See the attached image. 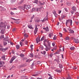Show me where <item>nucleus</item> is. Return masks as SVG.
<instances>
[{
  "label": "nucleus",
  "mask_w": 79,
  "mask_h": 79,
  "mask_svg": "<svg viewBox=\"0 0 79 79\" xmlns=\"http://www.w3.org/2000/svg\"><path fill=\"white\" fill-rule=\"evenodd\" d=\"M38 30V28H37V26L35 25V30L34 31L35 34H36V33L37 32V31Z\"/></svg>",
  "instance_id": "obj_4"
},
{
  "label": "nucleus",
  "mask_w": 79,
  "mask_h": 79,
  "mask_svg": "<svg viewBox=\"0 0 79 79\" xmlns=\"http://www.w3.org/2000/svg\"><path fill=\"white\" fill-rule=\"evenodd\" d=\"M56 72H57V73H61V71L60 70H58L57 69H56L55 70Z\"/></svg>",
  "instance_id": "obj_27"
},
{
  "label": "nucleus",
  "mask_w": 79,
  "mask_h": 79,
  "mask_svg": "<svg viewBox=\"0 0 79 79\" xmlns=\"http://www.w3.org/2000/svg\"><path fill=\"white\" fill-rule=\"evenodd\" d=\"M67 79H71V77L70 76H69L68 77L66 78Z\"/></svg>",
  "instance_id": "obj_48"
},
{
  "label": "nucleus",
  "mask_w": 79,
  "mask_h": 79,
  "mask_svg": "<svg viewBox=\"0 0 79 79\" xmlns=\"http://www.w3.org/2000/svg\"><path fill=\"white\" fill-rule=\"evenodd\" d=\"M30 56L31 58H33V57L34 56V55H33V54H32V53H31V54H30Z\"/></svg>",
  "instance_id": "obj_20"
},
{
  "label": "nucleus",
  "mask_w": 79,
  "mask_h": 79,
  "mask_svg": "<svg viewBox=\"0 0 79 79\" xmlns=\"http://www.w3.org/2000/svg\"><path fill=\"white\" fill-rule=\"evenodd\" d=\"M61 13V10H60L59 11V12H58L59 14H60V13Z\"/></svg>",
  "instance_id": "obj_62"
},
{
  "label": "nucleus",
  "mask_w": 79,
  "mask_h": 79,
  "mask_svg": "<svg viewBox=\"0 0 79 79\" xmlns=\"http://www.w3.org/2000/svg\"><path fill=\"white\" fill-rule=\"evenodd\" d=\"M31 61V60H30V59H28L27 60V61H26V62H30V61Z\"/></svg>",
  "instance_id": "obj_45"
},
{
  "label": "nucleus",
  "mask_w": 79,
  "mask_h": 79,
  "mask_svg": "<svg viewBox=\"0 0 79 79\" xmlns=\"http://www.w3.org/2000/svg\"><path fill=\"white\" fill-rule=\"evenodd\" d=\"M69 23L70 24V25L71 26H72V24L73 23V21H72V20L69 19V20H66V25L67 26V24H68Z\"/></svg>",
  "instance_id": "obj_2"
},
{
  "label": "nucleus",
  "mask_w": 79,
  "mask_h": 79,
  "mask_svg": "<svg viewBox=\"0 0 79 79\" xmlns=\"http://www.w3.org/2000/svg\"><path fill=\"white\" fill-rule=\"evenodd\" d=\"M67 29L68 30V31H69V30H70V27H68Z\"/></svg>",
  "instance_id": "obj_59"
},
{
  "label": "nucleus",
  "mask_w": 79,
  "mask_h": 79,
  "mask_svg": "<svg viewBox=\"0 0 79 79\" xmlns=\"http://www.w3.org/2000/svg\"><path fill=\"white\" fill-rule=\"evenodd\" d=\"M45 42H46V40H45L44 41V46H45L46 47H47V45H46V44H45Z\"/></svg>",
  "instance_id": "obj_41"
},
{
  "label": "nucleus",
  "mask_w": 79,
  "mask_h": 79,
  "mask_svg": "<svg viewBox=\"0 0 79 79\" xmlns=\"http://www.w3.org/2000/svg\"><path fill=\"white\" fill-rule=\"evenodd\" d=\"M40 5H44L45 4V2H44L43 3H42L40 1L39 2V3Z\"/></svg>",
  "instance_id": "obj_16"
},
{
  "label": "nucleus",
  "mask_w": 79,
  "mask_h": 79,
  "mask_svg": "<svg viewBox=\"0 0 79 79\" xmlns=\"http://www.w3.org/2000/svg\"><path fill=\"white\" fill-rule=\"evenodd\" d=\"M75 23L77 25L79 24V22H75Z\"/></svg>",
  "instance_id": "obj_60"
},
{
  "label": "nucleus",
  "mask_w": 79,
  "mask_h": 79,
  "mask_svg": "<svg viewBox=\"0 0 79 79\" xmlns=\"http://www.w3.org/2000/svg\"><path fill=\"white\" fill-rule=\"evenodd\" d=\"M15 1H16V0H11V2L12 3H13L15 2Z\"/></svg>",
  "instance_id": "obj_40"
},
{
  "label": "nucleus",
  "mask_w": 79,
  "mask_h": 79,
  "mask_svg": "<svg viewBox=\"0 0 79 79\" xmlns=\"http://www.w3.org/2000/svg\"><path fill=\"white\" fill-rule=\"evenodd\" d=\"M2 59L3 60H5V56H3L2 57Z\"/></svg>",
  "instance_id": "obj_22"
},
{
  "label": "nucleus",
  "mask_w": 79,
  "mask_h": 79,
  "mask_svg": "<svg viewBox=\"0 0 79 79\" xmlns=\"http://www.w3.org/2000/svg\"><path fill=\"white\" fill-rule=\"evenodd\" d=\"M26 76H23L21 77V79H25V77H26Z\"/></svg>",
  "instance_id": "obj_34"
},
{
  "label": "nucleus",
  "mask_w": 79,
  "mask_h": 79,
  "mask_svg": "<svg viewBox=\"0 0 79 79\" xmlns=\"http://www.w3.org/2000/svg\"><path fill=\"white\" fill-rule=\"evenodd\" d=\"M23 0H22L20 1V4H21V3H22L23 2Z\"/></svg>",
  "instance_id": "obj_56"
},
{
  "label": "nucleus",
  "mask_w": 79,
  "mask_h": 79,
  "mask_svg": "<svg viewBox=\"0 0 79 79\" xmlns=\"http://www.w3.org/2000/svg\"><path fill=\"white\" fill-rule=\"evenodd\" d=\"M47 19H47V18L45 17L44 18V20H45V21H46V20H47Z\"/></svg>",
  "instance_id": "obj_54"
},
{
  "label": "nucleus",
  "mask_w": 79,
  "mask_h": 79,
  "mask_svg": "<svg viewBox=\"0 0 79 79\" xmlns=\"http://www.w3.org/2000/svg\"><path fill=\"white\" fill-rule=\"evenodd\" d=\"M28 27L30 29H34V28H33V27H32V26H28Z\"/></svg>",
  "instance_id": "obj_29"
},
{
  "label": "nucleus",
  "mask_w": 79,
  "mask_h": 79,
  "mask_svg": "<svg viewBox=\"0 0 79 79\" xmlns=\"http://www.w3.org/2000/svg\"><path fill=\"white\" fill-rule=\"evenodd\" d=\"M38 2L39 1L38 0H35L33 2L34 3H36V4H38Z\"/></svg>",
  "instance_id": "obj_15"
},
{
  "label": "nucleus",
  "mask_w": 79,
  "mask_h": 79,
  "mask_svg": "<svg viewBox=\"0 0 79 79\" xmlns=\"http://www.w3.org/2000/svg\"><path fill=\"white\" fill-rule=\"evenodd\" d=\"M8 49V48H2V52H5V51H6V50H7Z\"/></svg>",
  "instance_id": "obj_13"
},
{
  "label": "nucleus",
  "mask_w": 79,
  "mask_h": 79,
  "mask_svg": "<svg viewBox=\"0 0 79 79\" xmlns=\"http://www.w3.org/2000/svg\"><path fill=\"white\" fill-rule=\"evenodd\" d=\"M19 56H21V57H23L24 56V54H21L20 55H19Z\"/></svg>",
  "instance_id": "obj_39"
},
{
  "label": "nucleus",
  "mask_w": 79,
  "mask_h": 79,
  "mask_svg": "<svg viewBox=\"0 0 79 79\" xmlns=\"http://www.w3.org/2000/svg\"><path fill=\"white\" fill-rule=\"evenodd\" d=\"M73 39L75 43H76L77 44H78V43L79 42V40H78L77 39L73 38Z\"/></svg>",
  "instance_id": "obj_6"
},
{
  "label": "nucleus",
  "mask_w": 79,
  "mask_h": 79,
  "mask_svg": "<svg viewBox=\"0 0 79 79\" xmlns=\"http://www.w3.org/2000/svg\"><path fill=\"white\" fill-rule=\"evenodd\" d=\"M40 8H36L35 10V11H36L37 12H38V11H40V10H41Z\"/></svg>",
  "instance_id": "obj_12"
},
{
  "label": "nucleus",
  "mask_w": 79,
  "mask_h": 79,
  "mask_svg": "<svg viewBox=\"0 0 79 79\" xmlns=\"http://www.w3.org/2000/svg\"><path fill=\"white\" fill-rule=\"evenodd\" d=\"M70 49L71 50H74V49H75V48L73 46L70 48Z\"/></svg>",
  "instance_id": "obj_14"
},
{
  "label": "nucleus",
  "mask_w": 79,
  "mask_h": 79,
  "mask_svg": "<svg viewBox=\"0 0 79 79\" xmlns=\"http://www.w3.org/2000/svg\"><path fill=\"white\" fill-rule=\"evenodd\" d=\"M4 42H3V44L4 45H7V42H6V41H6V40H4Z\"/></svg>",
  "instance_id": "obj_10"
},
{
  "label": "nucleus",
  "mask_w": 79,
  "mask_h": 79,
  "mask_svg": "<svg viewBox=\"0 0 79 79\" xmlns=\"http://www.w3.org/2000/svg\"><path fill=\"white\" fill-rule=\"evenodd\" d=\"M21 8L22 9V10H26V7H25V5H24L23 7H21Z\"/></svg>",
  "instance_id": "obj_18"
},
{
  "label": "nucleus",
  "mask_w": 79,
  "mask_h": 79,
  "mask_svg": "<svg viewBox=\"0 0 79 79\" xmlns=\"http://www.w3.org/2000/svg\"><path fill=\"white\" fill-rule=\"evenodd\" d=\"M10 14L11 15H14L15 14L13 12H11Z\"/></svg>",
  "instance_id": "obj_58"
},
{
  "label": "nucleus",
  "mask_w": 79,
  "mask_h": 79,
  "mask_svg": "<svg viewBox=\"0 0 79 79\" xmlns=\"http://www.w3.org/2000/svg\"><path fill=\"white\" fill-rule=\"evenodd\" d=\"M40 48H41L42 50H44V46H40Z\"/></svg>",
  "instance_id": "obj_47"
},
{
  "label": "nucleus",
  "mask_w": 79,
  "mask_h": 79,
  "mask_svg": "<svg viewBox=\"0 0 79 79\" xmlns=\"http://www.w3.org/2000/svg\"><path fill=\"white\" fill-rule=\"evenodd\" d=\"M34 17H35L34 15H33V16H32V17H31V20H32V19H33L34 18Z\"/></svg>",
  "instance_id": "obj_49"
},
{
  "label": "nucleus",
  "mask_w": 79,
  "mask_h": 79,
  "mask_svg": "<svg viewBox=\"0 0 79 79\" xmlns=\"http://www.w3.org/2000/svg\"><path fill=\"white\" fill-rule=\"evenodd\" d=\"M65 17H66V16H65L64 15H61L62 18L64 19Z\"/></svg>",
  "instance_id": "obj_32"
},
{
  "label": "nucleus",
  "mask_w": 79,
  "mask_h": 79,
  "mask_svg": "<svg viewBox=\"0 0 79 79\" xmlns=\"http://www.w3.org/2000/svg\"><path fill=\"white\" fill-rule=\"evenodd\" d=\"M24 66H25V65L24 64H23L20 65L19 67L20 68H23V67H24Z\"/></svg>",
  "instance_id": "obj_31"
},
{
  "label": "nucleus",
  "mask_w": 79,
  "mask_h": 79,
  "mask_svg": "<svg viewBox=\"0 0 79 79\" xmlns=\"http://www.w3.org/2000/svg\"><path fill=\"white\" fill-rule=\"evenodd\" d=\"M59 66L60 69L63 68V65L62 64H59Z\"/></svg>",
  "instance_id": "obj_24"
},
{
  "label": "nucleus",
  "mask_w": 79,
  "mask_h": 79,
  "mask_svg": "<svg viewBox=\"0 0 79 79\" xmlns=\"http://www.w3.org/2000/svg\"><path fill=\"white\" fill-rule=\"evenodd\" d=\"M72 10H73L74 11H76V10H77V9L76 8V7L75 6H73L72 8Z\"/></svg>",
  "instance_id": "obj_7"
},
{
  "label": "nucleus",
  "mask_w": 79,
  "mask_h": 79,
  "mask_svg": "<svg viewBox=\"0 0 79 79\" xmlns=\"http://www.w3.org/2000/svg\"><path fill=\"white\" fill-rule=\"evenodd\" d=\"M46 48H45V50L46 51H48L50 50V49L48 48L47 46H46Z\"/></svg>",
  "instance_id": "obj_23"
},
{
  "label": "nucleus",
  "mask_w": 79,
  "mask_h": 79,
  "mask_svg": "<svg viewBox=\"0 0 79 79\" xmlns=\"http://www.w3.org/2000/svg\"><path fill=\"white\" fill-rule=\"evenodd\" d=\"M64 10H65V11H66V12H68V10H67V8H65Z\"/></svg>",
  "instance_id": "obj_61"
},
{
  "label": "nucleus",
  "mask_w": 79,
  "mask_h": 79,
  "mask_svg": "<svg viewBox=\"0 0 79 79\" xmlns=\"http://www.w3.org/2000/svg\"><path fill=\"white\" fill-rule=\"evenodd\" d=\"M53 13L54 14H55L56 13V11L55 10H53Z\"/></svg>",
  "instance_id": "obj_52"
},
{
  "label": "nucleus",
  "mask_w": 79,
  "mask_h": 79,
  "mask_svg": "<svg viewBox=\"0 0 79 79\" xmlns=\"http://www.w3.org/2000/svg\"><path fill=\"white\" fill-rule=\"evenodd\" d=\"M70 13H72V14H74V11L73 10H71L70 11Z\"/></svg>",
  "instance_id": "obj_51"
},
{
  "label": "nucleus",
  "mask_w": 79,
  "mask_h": 79,
  "mask_svg": "<svg viewBox=\"0 0 79 79\" xmlns=\"http://www.w3.org/2000/svg\"><path fill=\"white\" fill-rule=\"evenodd\" d=\"M60 35V37H62V34L61 33H59Z\"/></svg>",
  "instance_id": "obj_64"
},
{
  "label": "nucleus",
  "mask_w": 79,
  "mask_h": 79,
  "mask_svg": "<svg viewBox=\"0 0 79 79\" xmlns=\"http://www.w3.org/2000/svg\"><path fill=\"white\" fill-rule=\"evenodd\" d=\"M69 33H70V34H71L72 33H74V31L73 30H69Z\"/></svg>",
  "instance_id": "obj_19"
},
{
  "label": "nucleus",
  "mask_w": 79,
  "mask_h": 79,
  "mask_svg": "<svg viewBox=\"0 0 79 79\" xmlns=\"http://www.w3.org/2000/svg\"><path fill=\"white\" fill-rule=\"evenodd\" d=\"M20 44L21 46H23V43L21 41L20 42Z\"/></svg>",
  "instance_id": "obj_25"
},
{
  "label": "nucleus",
  "mask_w": 79,
  "mask_h": 79,
  "mask_svg": "<svg viewBox=\"0 0 79 79\" xmlns=\"http://www.w3.org/2000/svg\"><path fill=\"white\" fill-rule=\"evenodd\" d=\"M16 24H19V23H20V21H17L16 22Z\"/></svg>",
  "instance_id": "obj_57"
},
{
  "label": "nucleus",
  "mask_w": 79,
  "mask_h": 79,
  "mask_svg": "<svg viewBox=\"0 0 79 79\" xmlns=\"http://www.w3.org/2000/svg\"><path fill=\"white\" fill-rule=\"evenodd\" d=\"M4 40H6L7 42H8V43H9V41H8V40H9V38H8V37H6V38H5Z\"/></svg>",
  "instance_id": "obj_9"
},
{
  "label": "nucleus",
  "mask_w": 79,
  "mask_h": 79,
  "mask_svg": "<svg viewBox=\"0 0 79 79\" xmlns=\"http://www.w3.org/2000/svg\"><path fill=\"white\" fill-rule=\"evenodd\" d=\"M16 47L17 49H19V45H17L16 46Z\"/></svg>",
  "instance_id": "obj_37"
},
{
  "label": "nucleus",
  "mask_w": 79,
  "mask_h": 79,
  "mask_svg": "<svg viewBox=\"0 0 79 79\" xmlns=\"http://www.w3.org/2000/svg\"><path fill=\"white\" fill-rule=\"evenodd\" d=\"M36 10V9H35V8H33L32 9V10L31 11V12H32L33 11H34L35 10V11Z\"/></svg>",
  "instance_id": "obj_46"
},
{
  "label": "nucleus",
  "mask_w": 79,
  "mask_h": 79,
  "mask_svg": "<svg viewBox=\"0 0 79 79\" xmlns=\"http://www.w3.org/2000/svg\"><path fill=\"white\" fill-rule=\"evenodd\" d=\"M36 41L37 44H38L39 43V42H40V38H37L36 39Z\"/></svg>",
  "instance_id": "obj_11"
},
{
  "label": "nucleus",
  "mask_w": 79,
  "mask_h": 79,
  "mask_svg": "<svg viewBox=\"0 0 79 79\" xmlns=\"http://www.w3.org/2000/svg\"><path fill=\"white\" fill-rule=\"evenodd\" d=\"M69 40V37H67L65 38V40Z\"/></svg>",
  "instance_id": "obj_43"
},
{
  "label": "nucleus",
  "mask_w": 79,
  "mask_h": 79,
  "mask_svg": "<svg viewBox=\"0 0 79 79\" xmlns=\"http://www.w3.org/2000/svg\"><path fill=\"white\" fill-rule=\"evenodd\" d=\"M3 38H4V35H2L1 36H0V39H3Z\"/></svg>",
  "instance_id": "obj_33"
},
{
  "label": "nucleus",
  "mask_w": 79,
  "mask_h": 79,
  "mask_svg": "<svg viewBox=\"0 0 79 79\" xmlns=\"http://www.w3.org/2000/svg\"><path fill=\"white\" fill-rule=\"evenodd\" d=\"M73 68L74 69H77V67L76 66L74 67Z\"/></svg>",
  "instance_id": "obj_53"
},
{
  "label": "nucleus",
  "mask_w": 79,
  "mask_h": 79,
  "mask_svg": "<svg viewBox=\"0 0 79 79\" xmlns=\"http://www.w3.org/2000/svg\"><path fill=\"white\" fill-rule=\"evenodd\" d=\"M24 35L25 37H28V35H27L26 34H24Z\"/></svg>",
  "instance_id": "obj_35"
},
{
  "label": "nucleus",
  "mask_w": 79,
  "mask_h": 79,
  "mask_svg": "<svg viewBox=\"0 0 79 79\" xmlns=\"http://www.w3.org/2000/svg\"><path fill=\"white\" fill-rule=\"evenodd\" d=\"M44 39V36L41 39V40H43Z\"/></svg>",
  "instance_id": "obj_55"
},
{
  "label": "nucleus",
  "mask_w": 79,
  "mask_h": 79,
  "mask_svg": "<svg viewBox=\"0 0 79 79\" xmlns=\"http://www.w3.org/2000/svg\"><path fill=\"white\" fill-rule=\"evenodd\" d=\"M54 16L56 17L57 16V14L56 13V14H54Z\"/></svg>",
  "instance_id": "obj_63"
},
{
  "label": "nucleus",
  "mask_w": 79,
  "mask_h": 79,
  "mask_svg": "<svg viewBox=\"0 0 79 79\" xmlns=\"http://www.w3.org/2000/svg\"><path fill=\"white\" fill-rule=\"evenodd\" d=\"M4 63L3 61H0V65L4 64Z\"/></svg>",
  "instance_id": "obj_21"
},
{
  "label": "nucleus",
  "mask_w": 79,
  "mask_h": 79,
  "mask_svg": "<svg viewBox=\"0 0 79 79\" xmlns=\"http://www.w3.org/2000/svg\"><path fill=\"white\" fill-rule=\"evenodd\" d=\"M71 2H68L67 3V5H68V6H70V5H71Z\"/></svg>",
  "instance_id": "obj_30"
},
{
  "label": "nucleus",
  "mask_w": 79,
  "mask_h": 79,
  "mask_svg": "<svg viewBox=\"0 0 79 79\" xmlns=\"http://www.w3.org/2000/svg\"><path fill=\"white\" fill-rule=\"evenodd\" d=\"M41 53L42 54H43V55H45V53H46V52L45 51H43L41 52Z\"/></svg>",
  "instance_id": "obj_17"
},
{
  "label": "nucleus",
  "mask_w": 79,
  "mask_h": 79,
  "mask_svg": "<svg viewBox=\"0 0 79 79\" xmlns=\"http://www.w3.org/2000/svg\"><path fill=\"white\" fill-rule=\"evenodd\" d=\"M43 29L47 32L49 31V30L48 29V27H47L46 28H43Z\"/></svg>",
  "instance_id": "obj_8"
},
{
  "label": "nucleus",
  "mask_w": 79,
  "mask_h": 79,
  "mask_svg": "<svg viewBox=\"0 0 79 79\" xmlns=\"http://www.w3.org/2000/svg\"><path fill=\"white\" fill-rule=\"evenodd\" d=\"M12 19H13V20H15V21H19V19H16L14 18H12Z\"/></svg>",
  "instance_id": "obj_44"
},
{
  "label": "nucleus",
  "mask_w": 79,
  "mask_h": 79,
  "mask_svg": "<svg viewBox=\"0 0 79 79\" xmlns=\"http://www.w3.org/2000/svg\"><path fill=\"white\" fill-rule=\"evenodd\" d=\"M53 35V33H51L49 35V37H52Z\"/></svg>",
  "instance_id": "obj_28"
},
{
  "label": "nucleus",
  "mask_w": 79,
  "mask_h": 79,
  "mask_svg": "<svg viewBox=\"0 0 79 79\" xmlns=\"http://www.w3.org/2000/svg\"><path fill=\"white\" fill-rule=\"evenodd\" d=\"M34 65V63H33L32 64L31 67V69H33Z\"/></svg>",
  "instance_id": "obj_26"
},
{
  "label": "nucleus",
  "mask_w": 79,
  "mask_h": 79,
  "mask_svg": "<svg viewBox=\"0 0 79 79\" xmlns=\"http://www.w3.org/2000/svg\"><path fill=\"white\" fill-rule=\"evenodd\" d=\"M6 23H3V22H2L1 23V24L0 25V27H3L4 28V29H2L1 31V34H4L5 32V29H6Z\"/></svg>",
  "instance_id": "obj_1"
},
{
  "label": "nucleus",
  "mask_w": 79,
  "mask_h": 79,
  "mask_svg": "<svg viewBox=\"0 0 79 79\" xmlns=\"http://www.w3.org/2000/svg\"><path fill=\"white\" fill-rule=\"evenodd\" d=\"M25 7L26 8V10H29V8H31V7L30 5H25Z\"/></svg>",
  "instance_id": "obj_5"
},
{
  "label": "nucleus",
  "mask_w": 79,
  "mask_h": 79,
  "mask_svg": "<svg viewBox=\"0 0 79 79\" xmlns=\"http://www.w3.org/2000/svg\"><path fill=\"white\" fill-rule=\"evenodd\" d=\"M32 47H33V45H31L30 46V48H31V50H33V48H32Z\"/></svg>",
  "instance_id": "obj_42"
},
{
  "label": "nucleus",
  "mask_w": 79,
  "mask_h": 79,
  "mask_svg": "<svg viewBox=\"0 0 79 79\" xmlns=\"http://www.w3.org/2000/svg\"><path fill=\"white\" fill-rule=\"evenodd\" d=\"M47 47L49 48L50 49V48L51 47L50 46V44H48V46H47Z\"/></svg>",
  "instance_id": "obj_36"
},
{
  "label": "nucleus",
  "mask_w": 79,
  "mask_h": 79,
  "mask_svg": "<svg viewBox=\"0 0 79 79\" xmlns=\"http://www.w3.org/2000/svg\"><path fill=\"white\" fill-rule=\"evenodd\" d=\"M41 63V62L40 61H38L37 62V64H40Z\"/></svg>",
  "instance_id": "obj_50"
},
{
  "label": "nucleus",
  "mask_w": 79,
  "mask_h": 79,
  "mask_svg": "<svg viewBox=\"0 0 79 79\" xmlns=\"http://www.w3.org/2000/svg\"><path fill=\"white\" fill-rule=\"evenodd\" d=\"M16 58L15 56H13L12 58H11L10 60V63H12L13 61L14 60H15Z\"/></svg>",
  "instance_id": "obj_3"
},
{
  "label": "nucleus",
  "mask_w": 79,
  "mask_h": 79,
  "mask_svg": "<svg viewBox=\"0 0 79 79\" xmlns=\"http://www.w3.org/2000/svg\"><path fill=\"white\" fill-rule=\"evenodd\" d=\"M53 40H56V35H54V37L53 38Z\"/></svg>",
  "instance_id": "obj_38"
}]
</instances>
